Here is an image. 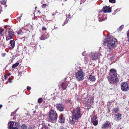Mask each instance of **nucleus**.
<instances>
[{"label":"nucleus","instance_id":"nucleus-2","mask_svg":"<svg viewBox=\"0 0 129 129\" xmlns=\"http://www.w3.org/2000/svg\"><path fill=\"white\" fill-rule=\"evenodd\" d=\"M109 74L110 76L108 78L110 83L113 84L118 82V79L117 77V74L116 71L115 69H111L110 72Z\"/></svg>","mask_w":129,"mask_h":129},{"label":"nucleus","instance_id":"nucleus-38","mask_svg":"<svg viewBox=\"0 0 129 129\" xmlns=\"http://www.w3.org/2000/svg\"><path fill=\"white\" fill-rule=\"evenodd\" d=\"M27 89L28 90H30L31 89V88L30 87L28 86H27Z\"/></svg>","mask_w":129,"mask_h":129},{"label":"nucleus","instance_id":"nucleus-4","mask_svg":"<svg viewBox=\"0 0 129 129\" xmlns=\"http://www.w3.org/2000/svg\"><path fill=\"white\" fill-rule=\"evenodd\" d=\"M57 115L55 111L51 110L49 112L48 119L49 121L52 123L56 122L57 119Z\"/></svg>","mask_w":129,"mask_h":129},{"label":"nucleus","instance_id":"nucleus-20","mask_svg":"<svg viewBox=\"0 0 129 129\" xmlns=\"http://www.w3.org/2000/svg\"><path fill=\"white\" fill-rule=\"evenodd\" d=\"M9 36L13 37L14 35V32L12 30H10L8 32Z\"/></svg>","mask_w":129,"mask_h":129},{"label":"nucleus","instance_id":"nucleus-19","mask_svg":"<svg viewBox=\"0 0 129 129\" xmlns=\"http://www.w3.org/2000/svg\"><path fill=\"white\" fill-rule=\"evenodd\" d=\"M68 85V84L67 82H64L63 83H62L61 84V86L62 87V88L64 90L66 89Z\"/></svg>","mask_w":129,"mask_h":129},{"label":"nucleus","instance_id":"nucleus-21","mask_svg":"<svg viewBox=\"0 0 129 129\" xmlns=\"http://www.w3.org/2000/svg\"><path fill=\"white\" fill-rule=\"evenodd\" d=\"M19 64V63L18 62H16L12 66V68H15L17 67Z\"/></svg>","mask_w":129,"mask_h":129},{"label":"nucleus","instance_id":"nucleus-5","mask_svg":"<svg viewBox=\"0 0 129 129\" xmlns=\"http://www.w3.org/2000/svg\"><path fill=\"white\" fill-rule=\"evenodd\" d=\"M117 40L115 38L112 39L107 43V46L108 48L112 50L116 46L117 44Z\"/></svg>","mask_w":129,"mask_h":129},{"label":"nucleus","instance_id":"nucleus-31","mask_svg":"<svg viewBox=\"0 0 129 129\" xmlns=\"http://www.w3.org/2000/svg\"><path fill=\"white\" fill-rule=\"evenodd\" d=\"M89 60L88 59L87 60L86 59V58H85V59L84 60V61L85 62V63L86 64L88 62V61Z\"/></svg>","mask_w":129,"mask_h":129},{"label":"nucleus","instance_id":"nucleus-12","mask_svg":"<svg viewBox=\"0 0 129 129\" xmlns=\"http://www.w3.org/2000/svg\"><path fill=\"white\" fill-rule=\"evenodd\" d=\"M87 78L89 81H94L96 79V78L94 76L91 75H88Z\"/></svg>","mask_w":129,"mask_h":129},{"label":"nucleus","instance_id":"nucleus-26","mask_svg":"<svg viewBox=\"0 0 129 129\" xmlns=\"http://www.w3.org/2000/svg\"><path fill=\"white\" fill-rule=\"evenodd\" d=\"M118 110V109L117 108H115L113 110V111L115 113H117Z\"/></svg>","mask_w":129,"mask_h":129},{"label":"nucleus","instance_id":"nucleus-39","mask_svg":"<svg viewBox=\"0 0 129 129\" xmlns=\"http://www.w3.org/2000/svg\"><path fill=\"white\" fill-rule=\"evenodd\" d=\"M22 16V14H21V16H20V17H18L17 18V19H18L19 20L20 19L21 17Z\"/></svg>","mask_w":129,"mask_h":129},{"label":"nucleus","instance_id":"nucleus-28","mask_svg":"<svg viewBox=\"0 0 129 129\" xmlns=\"http://www.w3.org/2000/svg\"><path fill=\"white\" fill-rule=\"evenodd\" d=\"M123 27V26L121 25L117 29L118 30H120L122 29Z\"/></svg>","mask_w":129,"mask_h":129},{"label":"nucleus","instance_id":"nucleus-43","mask_svg":"<svg viewBox=\"0 0 129 129\" xmlns=\"http://www.w3.org/2000/svg\"><path fill=\"white\" fill-rule=\"evenodd\" d=\"M2 55L3 56H4L5 55V53L3 54H2Z\"/></svg>","mask_w":129,"mask_h":129},{"label":"nucleus","instance_id":"nucleus-32","mask_svg":"<svg viewBox=\"0 0 129 129\" xmlns=\"http://www.w3.org/2000/svg\"><path fill=\"white\" fill-rule=\"evenodd\" d=\"M46 6L47 5L46 4H43L42 5V8H44L46 7Z\"/></svg>","mask_w":129,"mask_h":129},{"label":"nucleus","instance_id":"nucleus-18","mask_svg":"<svg viewBox=\"0 0 129 129\" xmlns=\"http://www.w3.org/2000/svg\"><path fill=\"white\" fill-rule=\"evenodd\" d=\"M90 117L91 122H92V121H94L96 120V119L97 118L96 115H95L90 116Z\"/></svg>","mask_w":129,"mask_h":129},{"label":"nucleus","instance_id":"nucleus-48","mask_svg":"<svg viewBox=\"0 0 129 129\" xmlns=\"http://www.w3.org/2000/svg\"><path fill=\"white\" fill-rule=\"evenodd\" d=\"M5 79H6V76L5 75Z\"/></svg>","mask_w":129,"mask_h":129},{"label":"nucleus","instance_id":"nucleus-13","mask_svg":"<svg viewBox=\"0 0 129 129\" xmlns=\"http://www.w3.org/2000/svg\"><path fill=\"white\" fill-rule=\"evenodd\" d=\"M49 36V35L46 32L40 38L41 40H44L48 38Z\"/></svg>","mask_w":129,"mask_h":129},{"label":"nucleus","instance_id":"nucleus-33","mask_svg":"<svg viewBox=\"0 0 129 129\" xmlns=\"http://www.w3.org/2000/svg\"><path fill=\"white\" fill-rule=\"evenodd\" d=\"M28 129H34V127L31 126H29L28 127Z\"/></svg>","mask_w":129,"mask_h":129},{"label":"nucleus","instance_id":"nucleus-9","mask_svg":"<svg viewBox=\"0 0 129 129\" xmlns=\"http://www.w3.org/2000/svg\"><path fill=\"white\" fill-rule=\"evenodd\" d=\"M111 124L109 122L107 121L105 123L103 124L102 127V128H104L106 127L111 128Z\"/></svg>","mask_w":129,"mask_h":129},{"label":"nucleus","instance_id":"nucleus-42","mask_svg":"<svg viewBox=\"0 0 129 129\" xmlns=\"http://www.w3.org/2000/svg\"><path fill=\"white\" fill-rule=\"evenodd\" d=\"M4 31V29H2L0 32V34L2 33Z\"/></svg>","mask_w":129,"mask_h":129},{"label":"nucleus","instance_id":"nucleus-1","mask_svg":"<svg viewBox=\"0 0 129 129\" xmlns=\"http://www.w3.org/2000/svg\"><path fill=\"white\" fill-rule=\"evenodd\" d=\"M80 109L77 107L76 109L73 110L72 111V117H70L69 119L70 120V123L72 125L76 124L78 119L81 117V114L80 113Z\"/></svg>","mask_w":129,"mask_h":129},{"label":"nucleus","instance_id":"nucleus-30","mask_svg":"<svg viewBox=\"0 0 129 129\" xmlns=\"http://www.w3.org/2000/svg\"><path fill=\"white\" fill-rule=\"evenodd\" d=\"M66 102L67 103H69L70 104H71L72 103L71 101L70 100H66Z\"/></svg>","mask_w":129,"mask_h":129},{"label":"nucleus","instance_id":"nucleus-11","mask_svg":"<svg viewBox=\"0 0 129 129\" xmlns=\"http://www.w3.org/2000/svg\"><path fill=\"white\" fill-rule=\"evenodd\" d=\"M103 11L104 12H111V9L109 6H106L103 7Z\"/></svg>","mask_w":129,"mask_h":129},{"label":"nucleus","instance_id":"nucleus-22","mask_svg":"<svg viewBox=\"0 0 129 129\" xmlns=\"http://www.w3.org/2000/svg\"><path fill=\"white\" fill-rule=\"evenodd\" d=\"M12 39V37L10 36H9V35L6 37V38L7 41L9 40L10 39Z\"/></svg>","mask_w":129,"mask_h":129},{"label":"nucleus","instance_id":"nucleus-40","mask_svg":"<svg viewBox=\"0 0 129 129\" xmlns=\"http://www.w3.org/2000/svg\"><path fill=\"white\" fill-rule=\"evenodd\" d=\"M18 128L17 127H14L12 128V129H18Z\"/></svg>","mask_w":129,"mask_h":129},{"label":"nucleus","instance_id":"nucleus-7","mask_svg":"<svg viewBox=\"0 0 129 129\" xmlns=\"http://www.w3.org/2000/svg\"><path fill=\"white\" fill-rule=\"evenodd\" d=\"M101 55L100 52L91 53L90 56V59L95 60L97 59L98 57Z\"/></svg>","mask_w":129,"mask_h":129},{"label":"nucleus","instance_id":"nucleus-47","mask_svg":"<svg viewBox=\"0 0 129 129\" xmlns=\"http://www.w3.org/2000/svg\"><path fill=\"white\" fill-rule=\"evenodd\" d=\"M61 129H67L66 128H62Z\"/></svg>","mask_w":129,"mask_h":129},{"label":"nucleus","instance_id":"nucleus-37","mask_svg":"<svg viewBox=\"0 0 129 129\" xmlns=\"http://www.w3.org/2000/svg\"><path fill=\"white\" fill-rule=\"evenodd\" d=\"M8 81L9 83H11L12 82V81L11 79L10 78H9Z\"/></svg>","mask_w":129,"mask_h":129},{"label":"nucleus","instance_id":"nucleus-27","mask_svg":"<svg viewBox=\"0 0 129 129\" xmlns=\"http://www.w3.org/2000/svg\"><path fill=\"white\" fill-rule=\"evenodd\" d=\"M43 100L42 98H40L38 100V102L39 103H41L42 102Z\"/></svg>","mask_w":129,"mask_h":129},{"label":"nucleus","instance_id":"nucleus-15","mask_svg":"<svg viewBox=\"0 0 129 129\" xmlns=\"http://www.w3.org/2000/svg\"><path fill=\"white\" fill-rule=\"evenodd\" d=\"M59 118L60 119L59 120V121L60 122L62 123H63L64 122L65 120L63 115L62 114H61L59 116Z\"/></svg>","mask_w":129,"mask_h":129},{"label":"nucleus","instance_id":"nucleus-34","mask_svg":"<svg viewBox=\"0 0 129 129\" xmlns=\"http://www.w3.org/2000/svg\"><path fill=\"white\" fill-rule=\"evenodd\" d=\"M46 29H47L45 27H43L42 28V30H46Z\"/></svg>","mask_w":129,"mask_h":129},{"label":"nucleus","instance_id":"nucleus-17","mask_svg":"<svg viewBox=\"0 0 129 129\" xmlns=\"http://www.w3.org/2000/svg\"><path fill=\"white\" fill-rule=\"evenodd\" d=\"M14 124V122L13 121H11L8 124V129H12Z\"/></svg>","mask_w":129,"mask_h":129},{"label":"nucleus","instance_id":"nucleus-25","mask_svg":"<svg viewBox=\"0 0 129 129\" xmlns=\"http://www.w3.org/2000/svg\"><path fill=\"white\" fill-rule=\"evenodd\" d=\"M15 126H16V127H17L18 128H19V127H20V125L19 123L16 122L15 123Z\"/></svg>","mask_w":129,"mask_h":129},{"label":"nucleus","instance_id":"nucleus-41","mask_svg":"<svg viewBox=\"0 0 129 129\" xmlns=\"http://www.w3.org/2000/svg\"><path fill=\"white\" fill-rule=\"evenodd\" d=\"M67 18H66V20L64 22V23L66 24L68 22V21H67Z\"/></svg>","mask_w":129,"mask_h":129},{"label":"nucleus","instance_id":"nucleus-45","mask_svg":"<svg viewBox=\"0 0 129 129\" xmlns=\"http://www.w3.org/2000/svg\"><path fill=\"white\" fill-rule=\"evenodd\" d=\"M79 99L78 98H77V100L78 101H79Z\"/></svg>","mask_w":129,"mask_h":129},{"label":"nucleus","instance_id":"nucleus-36","mask_svg":"<svg viewBox=\"0 0 129 129\" xmlns=\"http://www.w3.org/2000/svg\"><path fill=\"white\" fill-rule=\"evenodd\" d=\"M108 41V38H106L104 41V43H106Z\"/></svg>","mask_w":129,"mask_h":129},{"label":"nucleus","instance_id":"nucleus-10","mask_svg":"<svg viewBox=\"0 0 129 129\" xmlns=\"http://www.w3.org/2000/svg\"><path fill=\"white\" fill-rule=\"evenodd\" d=\"M56 108L58 110L61 111L63 110L64 107L62 104H59L57 105Z\"/></svg>","mask_w":129,"mask_h":129},{"label":"nucleus","instance_id":"nucleus-50","mask_svg":"<svg viewBox=\"0 0 129 129\" xmlns=\"http://www.w3.org/2000/svg\"><path fill=\"white\" fill-rule=\"evenodd\" d=\"M83 53H84V52H83V53H82V55H83Z\"/></svg>","mask_w":129,"mask_h":129},{"label":"nucleus","instance_id":"nucleus-44","mask_svg":"<svg viewBox=\"0 0 129 129\" xmlns=\"http://www.w3.org/2000/svg\"><path fill=\"white\" fill-rule=\"evenodd\" d=\"M2 107V105H0V109Z\"/></svg>","mask_w":129,"mask_h":129},{"label":"nucleus","instance_id":"nucleus-6","mask_svg":"<svg viewBox=\"0 0 129 129\" xmlns=\"http://www.w3.org/2000/svg\"><path fill=\"white\" fill-rule=\"evenodd\" d=\"M85 73L82 70L79 71L75 73V77L77 80L79 81L83 80L84 78Z\"/></svg>","mask_w":129,"mask_h":129},{"label":"nucleus","instance_id":"nucleus-3","mask_svg":"<svg viewBox=\"0 0 129 129\" xmlns=\"http://www.w3.org/2000/svg\"><path fill=\"white\" fill-rule=\"evenodd\" d=\"M94 98L93 96H88L84 99L83 103L84 104L85 108L86 109H89L93 103Z\"/></svg>","mask_w":129,"mask_h":129},{"label":"nucleus","instance_id":"nucleus-8","mask_svg":"<svg viewBox=\"0 0 129 129\" xmlns=\"http://www.w3.org/2000/svg\"><path fill=\"white\" fill-rule=\"evenodd\" d=\"M121 89L123 91H127L129 89L128 84L126 82H123L121 84Z\"/></svg>","mask_w":129,"mask_h":129},{"label":"nucleus","instance_id":"nucleus-16","mask_svg":"<svg viewBox=\"0 0 129 129\" xmlns=\"http://www.w3.org/2000/svg\"><path fill=\"white\" fill-rule=\"evenodd\" d=\"M10 44L11 45V46L10 48V49L11 50H12L15 46L14 41L13 40H11L10 41Z\"/></svg>","mask_w":129,"mask_h":129},{"label":"nucleus","instance_id":"nucleus-14","mask_svg":"<svg viewBox=\"0 0 129 129\" xmlns=\"http://www.w3.org/2000/svg\"><path fill=\"white\" fill-rule=\"evenodd\" d=\"M115 119L117 121H118L120 120L121 119V114L119 113H117L115 116Z\"/></svg>","mask_w":129,"mask_h":129},{"label":"nucleus","instance_id":"nucleus-35","mask_svg":"<svg viewBox=\"0 0 129 129\" xmlns=\"http://www.w3.org/2000/svg\"><path fill=\"white\" fill-rule=\"evenodd\" d=\"M127 38H128V41L129 42V32L127 33Z\"/></svg>","mask_w":129,"mask_h":129},{"label":"nucleus","instance_id":"nucleus-24","mask_svg":"<svg viewBox=\"0 0 129 129\" xmlns=\"http://www.w3.org/2000/svg\"><path fill=\"white\" fill-rule=\"evenodd\" d=\"M93 124L95 126L97 125L98 124V122L96 120L94 121H92Z\"/></svg>","mask_w":129,"mask_h":129},{"label":"nucleus","instance_id":"nucleus-49","mask_svg":"<svg viewBox=\"0 0 129 129\" xmlns=\"http://www.w3.org/2000/svg\"><path fill=\"white\" fill-rule=\"evenodd\" d=\"M36 8H37V7H36L35 8V10L36 9Z\"/></svg>","mask_w":129,"mask_h":129},{"label":"nucleus","instance_id":"nucleus-23","mask_svg":"<svg viewBox=\"0 0 129 129\" xmlns=\"http://www.w3.org/2000/svg\"><path fill=\"white\" fill-rule=\"evenodd\" d=\"M21 127L22 129H26L27 128V127L25 125L23 124L21 126Z\"/></svg>","mask_w":129,"mask_h":129},{"label":"nucleus","instance_id":"nucleus-29","mask_svg":"<svg viewBox=\"0 0 129 129\" xmlns=\"http://www.w3.org/2000/svg\"><path fill=\"white\" fill-rule=\"evenodd\" d=\"M110 2L112 3H115V0H109Z\"/></svg>","mask_w":129,"mask_h":129},{"label":"nucleus","instance_id":"nucleus-46","mask_svg":"<svg viewBox=\"0 0 129 129\" xmlns=\"http://www.w3.org/2000/svg\"><path fill=\"white\" fill-rule=\"evenodd\" d=\"M37 107H38V106H36L35 107L36 108H37Z\"/></svg>","mask_w":129,"mask_h":129}]
</instances>
